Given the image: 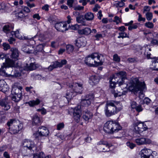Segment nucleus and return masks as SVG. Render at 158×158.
<instances>
[{
  "label": "nucleus",
  "instance_id": "338daca9",
  "mask_svg": "<svg viewBox=\"0 0 158 158\" xmlns=\"http://www.w3.org/2000/svg\"><path fill=\"white\" fill-rule=\"evenodd\" d=\"M15 39L12 37H10L8 40V41L9 42L10 44H12L13 42H15Z\"/></svg>",
  "mask_w": 158,
  "mask_h": 158
},
{
  "label": "nucleus",
  "instance_id": "72a5a7b5",
  "mask_svg": "<svg viewBox=\"0 0 158 158\" xmlns=\"http://www.w3.org/2000/svg\"><path fill=\"white\" fill-rule=\"evenodd\" d=\"M143 50L145 51L144 54L145 56H146L148 59L150 58L151 53L149 51H151L150 48H143Z\"/></svg>",
  "mask_w": 158,
  "mask_h": 158
},
{
  "label": "nucleus",
  "instance_id": "c756f323",
  "mask_svg": "<svg viewBox=\"0 0 158 158\" xmlns=\"http://www.w3.org/2000/svg\"><path fill=\"white\" fill-rule=\"evenodd\" d=\"M85 19L87 21H92L94 19V14L90 12H87L85 14L84 16Z\"/></svg>",
  "mask_w": 158,
  "mask_h": 158
},
{
  "label": "nucleus",
  "instance_id": "473e14b6",
  "mask_svg": "<svg viewBox=\"0 0 158 158\" xmlns=\"http://www.w3.org/2000/svg\"><path fill=\"white\" fill-rule=\"evenodd\" d=\"M40 102V101L39 99H36L35 100H33L30 101L28 102L29 105L31 106H33L35 105H38Z\"/></svg>",
  "mask_w": 158,
  "mask_h": 158
},
{
  "label": "nucleus",
  "instance_id": "3c124183",
  "mask_svg": "<svg viewBox=\"0 0 158 158\" xmlns=\"http://www.w3.org/2000/svg\"><path fill=\"white\" fill-rule=\"evenodd\" d=\"M58 46V43L57 41H53L51 42V46L54 48H56Z\"/></svg>",
  "mask_w": 158,
  "mask_h": 158
},
{
  "label": "nucleus",
  "instance_id": "bb28decb",
  "mask_svg": "<svg viewBox=\"0 0 158 158\" xmlns=\"http://www.w3.org/2000/svg\"><path fill=\"white\" fill-rule=\"evenodd\" d=\"M91 31V30L88 27H85L84 29L79 30L78 33L81 35H88L89 34Z\"/></svg>",
  "mask_w": 158,
  "mask_h": 158
},
{
  "label": "nucleus",
  "instance_id": "ddd939ff",
  "mask_svg": "<svg viewBox=\"0 0 158 158\" xmlns=\"http://www.w3.org/2000/svg\"><path fill=\"white\" fill-rule=\"evenodd\" d=\"M67 63V61L65 60H62L61 62H59L56 61L54 62L53 64L50 65L48 68V69L49 71L52 70L58 67H61L63 65Z\"/></svg>",
  "mask_w": 158,
  "mask_h": 158
},
{
  "label": "nucleus",
  "instance_id": "37998d69",
  "mask_svg": "<svg viewBox=\"0 0 158 158\" xmlns=\"http://www.w3.org/2000/svg\"><path fill=\"white\" fill-rule=\"evenodd\" d=\"M145 25L146 27L149 28H153L154 27V25L153 23L149 22L145 23Z\"/></svg>",
  "mask_w": 158,
  "mask_h": 158
},
{
  "label": "nucleus",
  "instance_id": "20e7f679",
  "mask_svg": "<svg viewBox=\"0 0 158 158\" xmlns=\"http://www.w3.org/2000/svg\"><path fill=\"white\" fill-rule=\"evenodd\" d=\"M9 127L10 132L11 134H15L22 129L23 125L18 120L13 118L10 119L6 123Z\"/></svg>",
  "mask_w": 158,
  "mask_h": 158
},
{
  "label": "nucleus",
  "instance_id": "7ed1b4c3",
  "mask_svg": "<svg viewBox=\"0 0 158 158\" xmlns=\"http://www.w3.org/2000/svg\"><path fill=\"white\" fill-rule=\"evenodd\" d=\"M120 105V102L115 101H107L105 110L106 115L109 117L115 114L122 109V106Z\"/></svg>",
  "mask_w": 158,
  "mask_h": 158
},
{
  "label": "nucleus",
  "instance_id": "09e8293b",
  "mask_svg": "<svg viewBox=\"0 0 158 158\" xmlns=\"http://www.w3.org/2000/svg\"><path fill=\"white\" fill-rule=\"evenodd\" d=\"M64 123H60L57 126V129L58 130H60L64 128Z\"/></svg>",
  "mask_w": 158,
  "mask_h": 158
},
{
  "label": "nucleus",
  "instance_id": "39448f33",
  "mask_svg": "<svg viewBox=\"0 0 158 158\" xmlns=\"http://www.w3.org/2000/svg\"><path fill=\"white\" fill-rule=\"evenodd\" d=\"M121 129L122 127L118 123L113 121H107L103 127L105 132L111 134L117 132Z\"/></svg>",
  "mask_w": 158,
  "mask_h": 158
},
{
  "label": "nucleus",
  "instance_id": "69168bd1",
  "mask_svg": "<svg viewBox=\"0 0 158 158\" xmlns=\"http://www.w3.org/2000/svg\"><path fill=\"white\" fill-rule=\"evenodd\" d=\"M137 27V26L136 25H133L132 26H130L128 28L129 30H131L133 29H136Z\"/></svg>",
  "mask_w": 158,
  "mask_h": 158
},
{
  "label": "nucleus",
  "instance_id": "774afa93",
  "mask_svg": "<svg viewBox=\"0 0 158 158\" xmlns=\"http://www.w3.org/2000/svg\"><path fill=\"white\" fill-rule=\"evenodd\" d=\"M151 43L153 45H156L158 44V42L157 40L152 39L151 41Z\"/></svg>",
  "mask_w": 158,
  "mask_h": 158
},
{
  "label": "nucleus",
  "instance_id": "2f4dec72",
  "mask_svg": "<svg viewBox=\"0 0 158 158\" xmlns=\"http://www.w3.org/2000/svg\"><path fill=\"white\" fill-rule=\"evenodd\" d=\"M112 93L114 94V97L116 98L117 97H120L122 95L125 94L127 92L126 91H123L122 93L120 92H116L115 90L112 91Z\"/></svg>",
  "mask_w": 158,
  "mask_h": 158
},
{
  "label": "nucleus",
  "instance_id": "bf43d9fd",
  "mask_svg": "<svg viewBox=\"0 0 158 158\" xmlns=\"http://www.w3.org/2000/svg\"><path fill=\"white\" fill-rule=\"evenodd\" d=\"M150 7L148 6H144L143 7V13H144L145 12H149L150 10Z\"/></svg>",
  "mask_w": 158,
  "mask_h": 158
},
{
  "label": "nucleus",
  "instance_id": "c9c22d12",
  "mask_svg": "<svg viewBox=\"0 0 158 158\" xmlns=\"http://www.w3.org/2000/svg\"><path fill=\"white\" fill-rule=\"evenodd\" d=\"M153 67L151 68L153 70L158 71V61L156 60L153 63Z\"/></svg>",
  "mask_w": 158,
  "mask_h": 158
},
{
  "label": "nucleus",
  "instance_id": "cd10ccee",
  "mask_svg": "<svg viewBox=\"0 0 158 158\" xmlns=\"http://www.w3.org/2000/svg\"><path fill=\"white\" fill-rule=\"evenodd\" d=\"M85 19L83 15H80L77 17L76 21L77 23H81L82 26H86L87 25V24Z\"/></svg>",
  "mask_w": 158,
  "mask_h": 158
},
{
  "label": "nucleus",
  "instance_id": "393cba45",
  "mask_svg": "<svg viewBox=\"0 0 158 158\" xmlns=\"http://www.w3.org/2000/svg\"><path fill=\"white\" fill-rule=\"evenodd\" d=\"M42 122V119L37 115H35L33 117L32 122L33 125H39Z\"/></svg>",
  "mask_w": 158,
  "mask_h": 158
},
{
  "label": "nucleus",
  "instance_id": "412c9836",
  "mask_svg": "<svg viewBox=\"0 0 158 158\" xmlns=\"http://www.w3.org/2000/svg\"><path fill=\"white\" fill-rule=\"evenodd\" d=\"M22 50L24 52L28 54L34 52L33 47L31 45H24L22 47Z\"/></svg>",
  "mask_w": 158,
  "mask_h": 158
},
{
  "label": "nucleus",
  "instance_id": "8fccbe9b",
  "mask_svg": "<svg viewBox=\"0 0 158 158\" xmlns=\"http://www.w3.org/2000/svg\"><path fill=\"white\" fill-rule=\"evenodd\" d=\"M14 73V74H12L11 75L13 77H20L21 76V73L17 71H13Z\"/></svg>",
  "mask_w": 158,
  "mask_h": 158
},
{
  "label": "nucleus",
  "instance_id": "4be33fe9",
  "mask_svg": "<svg viewBox=\"0 0 158 158\" xmlns=\"http://www.w3.org/2000/svg\"><path fill=\"white\" fill-rule=\"evenodd\" d=\"M83 118L86 121H88L89 119L92 118L93 116V113L86 109L83 110Z\"/></svg>",
  "mask_w": 158,
  "mask_h": 158
},
{
  "label": "nucleus",
  "instance_id": "0eeeda50",
  "mask_svg": "<svg viewBox=\"0 0 158 158\" xmlns=\"http://www.w3.org/2000/svg\"><path fill=\"white\" fill-rule=\"evenodd\" d=\"M82 85L81 84L78 83H75L73 84V85H71L69 86V88L70 89L73 88L71 90V92H67L66 98L69 99L72 97L73 95V93H74V96L76 95L77 94H81L82 93L83 90Z\"/></svg>",
  "mask_w": 158,
  "mask_h": 158
},
{
  "label": "nucleus",
  "instance_id": "864d4df0",
  "mask_svg": "<svg viewBox=\"0 0 158 158\" xmlns=\"http://www.w3.org/2000/svg\"><path fill=\"white\" fill-rule=\"evenodd\" d=\"M94 37L96 38L95 40H99L100 39L102 38V34L98 33L96 35H94Z\"/></svg>",
  "mask_w": 158,
  "mask_h": 158
},
{
  "label": "nucleus",
  "instance_id": "6e6552de",
  "mask_svg": "<svg viewBox=\"0 0 158 158\" xmlns=\"http://www.w3.org/2000/svg\"><path fill=\"white\" fill-rule=\"evenodd\" d=\"M94 98V95L91 93L87 95L85 98L83 99L81 101V109L84 110L83 107H87L91 104V101Z\"/></svg>",
  "mask_w": 158,
  "mask_h": 158
},
{
  "label": "nucleus",
  "instance_id": "7c9ffc66",
  "mask_svg": "<svg viewBox=\"0 0 158 158\" xmlns=\"http://www.w3.org/2000/svg\"><path fill=\"white\" fill-rule=\"evenodd\" d=\"M11 51L12 52L11 57L14 59H17L19 56V52L16 48H11Z\"/></svg>",
  "mask_w": 158,
  "mask_h": 158
},
{
  "label": "nucleus",
  "instance_id": "f3484780",
  "mask_svg": "<svg viewBox=\"0 0 158 158\" xmlns=\"http://www.w3.org/2000/svg\"><path fill=\"white\" fill-rule=\"evenodd\" d=\"M39 135L38 138L41 136H46L48 135L49 132L48 129L45 127H40L38 130Z\"/></svg>",
  "mask_w": 158,
  "mask_h": 158
},
{
  "label": "nucleus",
  "instance_id": "603ef678",
  "mask_svg": "<svg viewBox=\"0 0 158 158\" xmlns=\"http://www.w3.org/2000/svg\"><path fill=\"white\" fill-rule=\"evenodd\" d=\"M73 8L74 10H83L84 9V7L82 6H81L79 5H78L76 6H74Z\"/></svg>",
  "mask_w": 158,
  "mask_h": 158
},
{
  "label": "nucleus",
  "instance_id": "a18cd8bd",
  "mask_svg": "<svg viewBox=\"0 0 158 158\" xmlns=\"http://www.w3.org/2000/svg\"><path fill=\"white\" fill-rule=\"evenodd\" d=\"M2 46L5 50H7L10 48V46L8 44L6 43H3L2 44Z\"/></svg>",
  "mask_w": 158,
  "mask_h": 158
},
{
  "label": "nucleus",
  "instance_id": "680f3d73",
  "mask_svg": "<svg viewBox=\"0 0 158 158\" xmlns=\"http://www.w3.org/2000/svg\"><path fill=\"white\" fill-rule=\"evenodd\" d=\"M70 28L72 30H77L79 28V25L77 24H76L71 26Z\"/></svg>",
  "mask_w": 158,
  "mask_h": 158
},
{
  "label": "nucleus",
  "instance_id": "a878e982",
  "mask_svg": "<svg viewBox=\"0 0 158 158\" xmlns=\"http://www.w3.org/2000/svg\"><path fill=\"white\" fill-rule=\"evenodd\" d=\"M75 44L78 48L84 47L85 45V43L83 41V39L82 38H80L79 39L76 40Z\"/></svg>",
  "mask_w": 158,
  "mask_h": 158
},
{
  "label": "nucleus",
  "instance_id": "6e6d98bb",
  "mask_svg": "<svg viewBox=\"0 0 158 158\" xmlns=\"http://www.w3.org/2000/svg\"><path fill=\"white\" fill-rule=\"evenodd\" d=\"M131 106L132 109H134L136 107V103L135 102L131 101L130 102Z\"/></svg>",
  "mask_w": 158,
  "mask_h": 158
},
{
  "label": "nucleus",
  "instance_id": "c03bdc74",
  "mask_svg": "<svg viewBox=\"0 0 158 158\" xmlns=\"http://www.w3.org/2000/svg\"><path fill=\"white\" fill-rule=\"evenodd\" d=\"M113 60L117 62H119L120 59L117 54H115L113 55Z\"/></svg>",
  "mask_w": 158,
  "mask_h": 158
},
{
  "label": "nucleus",
  "instance_id": "6ab92c4d",
  "mask_svg": "<svg viewBox=\"0 0 158 158\" xmlns=\"http://www.w3.org/2000/svg\"><path fill=\"white\" fill-rule=\"evenodd\" d=\"M39 65L35 64V63H31L29 64H26L24 67V69L26 71H32L38 68Z\"/></svg>",
  "mask_w": 158,
  "mask_h": 158
},
{
  "label": "nucleus",
  "instance_id": "aec40b11",
  "mask_svg": "<svg viewBox=\"0 0 158 158\" xmlns=\"http://www.w3.org/2000/svg\"><path fill=\"white\" fill-rule=\"evenodd\" d=\"M152 151L149 149L144 148L140 151L139 154L142 157L147 158V157L152 154Z\"/></svg>",
  "mask_w": 158,
  "mask_h": 158
},
{
  "label": "nucleus",
  "instance_id": "a211bd4d",
  "mask_svg": "<svg viewBox=\"0 0 158 158\" xmlns=\"http://www.w3.org/2000/svg\"><path fill=\"white\" fill-rule=\"evenodd\" d=\"M135 142L139 145L145 144H150L152 142V141L150 139L144 138L137 139H135Z\"/></svg>",
  "mask_w": 158,
  "mask_h": 158
},
{
  "label": "nucleus",
  "instance_id": "ea45409f",
  "mask_svg": "<svg viewBox=\"0 0 158 158\" xmlns=\"http://www.w3.org/2000/svg\"><path fill=\"white\" fill-rule=\"evenodd\" d=\"M146 19L150 21L152 19V13L150 12H147L146 14Z\"/></svg>",
  "mask_w": 158,
  "mask_h": 158
},
{
  "label": "nucleus",
  "instance_id": "2eb2a0df",
  "mask_svg": "<svg viewBox=\"0 0 158 158\" xmlns=\"http://www.w3.org/2000/svg\"><path fill=\"white\" fill-rule=\"evenodd\" d=\"M55 27L57 31L62 32H64L68 30L66 24L63 22L56 23L55 24Z\"/></svg>",
  "mask_w": 158,
  "mask_h": 158
},
{
  "label": "nucleus",
  "instance_id": "f704fd0d",
  "mask_svg": "<svg viewBox=\"0 0 158 158\" xmlns=\"http://www.w3.org/2000/svg\"><path fill=\"white\" fill-rule=\"evenodd\" d=\"M66 50L67 52L69 54L73 52L74 50L73 47L71 45H67L66 46Z\"/></svg>",
  "mask_w": 158,
  "mask_h": 158
},
{
  "label": "nucleus",
  "instance_id": "58836bf2",
  "mask_svg": "<svg viewBox=\"0 0 158 158\" xmlns=\"http://www.w3.org/2000/svg\"><path fill=\"white\" fill-rule=\"evenodd\" d=\"M9 88L8 85L6 84L4 86L2 87V88H0V90L2 91L3 92H5L9 90Z\"/></svg>",
  "mask_w": 158,
  "mask_h": 158
},
{
  "label": "nucleus",
  "instance_id": "f257e3e1",
  "mask_svg": "<svg viewBox=\"0 0 158 158\" xmlns=\"http://www.w3.org/2000/svg\"><path fill=\"white\" fill-rule=\"evenodd\" d=\"M104 60L103 55L94 53L85 58V63L89 66L94 67L102 65Z\"/></svg>",
  "mask_w": 158,
  "mask_h": 158
},
{
  "label": "nucleus",
  "instance_id": "e2e57ef3",
  "mask_svg": "<svg viewBox=\"0 0 158 158\" xmlns=\"http://www.w3.org/2000/svg\"><path fill=\"white\" fill-rule=\"evenodd\" d=\"M113 6L118 8H118L119 7V1H116L114 2L113 4Z\"/></svg>",
  "mask_w": 158,
  "mask_h": 158
},
{
  "label": "nucleus",
  "instance_id": "e433bc0d",
  "mask_svg": "<svg viewBox=\"0 0 158 158\" xmlns=\"http://www.w3.org/2000/svg\"><path fill=\"white\" fill-rule=\"evenodd\" d=\"M13 96L12 97V100L16 102H18L21 99V97H19V99H17L18 96V95L15 94H12Z\"/></svg>",
  "mask_w": 158,
  "mask_h": 158
},
{
  "label": "nucleus",
  "instance_id": "0e129e2a",
  "mask_svg": "<svg viewBox=\"0 0 158 158\" xmlns=\"http://www.w3.org/2000/svg\"><path fill=\"white\" fill-rule=\"evenodd\" d=\"M139 15V18L138 20L139 21H143L144 22L145 20V19L144 18L142 17L141 15L139 13L138 14Z\"/></svg>",
  "mask_w": 158,
  "mask_h": 158
},
{
  "label": "nucleus",
  "instance_id": "4c0bfd02",
  "mask_svg": "<svg viewBox=\"0 0 158 158\" xmlns=\"http://www.w3.org/2000/svg\"><path fill=\"white\" fill-rule=\"evenodd\" d=\"M16 15L20 19L23 18L25 17V15L23 13V11L22 10L17 13Z\"/></svg>",
  "mask_w": 158,
  "mask_h": 158
},
{
  "label": "nucleus",
  "instance_id": "de8ad7c7",
  "mask_svg": "<svg viewBox=\"0 0 158 158\" xmlns=\"http://www.w3.org/2000/svg\"><path fill=\"white\" fill-rule=\"evenodd\" d=\"M127 146L131 149H132L135 146V144L130 142H127Z\"/></svg>",
  "mask_w": 158,
  "mask_h": 158
},
{
  "label": "nucleus",
  "instance_id": "a19ab883",
  "mask_svg": "<svg viewBox=\"0 0 158 158\" xmlns=\"http://www.w3.org/2000/svg\"><path fill=\"white\" fill-rule=\"evenodd\" d=\"M119 35L118 36V38H124L128 37L127 35V33L124 32H121L119 33Z\"/></svg>",
  "mask_w": 158,
  "mask_h": 158
},
{
  "label": "nucleus",
  "instance_id": "b1692460",
  "mask_svg": "<svg viewBox=\"0 0 158 158\" xmlns=\"http://www.w3.org/2000/svg\"><path fill=\"white\" fill-rule=\"evenodd\" d=\"M99 81V79L97 76L92 75L89 77V82L92 86L98 84Z\"/></svg>",
  "mask_w": 158,
  "mask_h": 158
},
{
  "label": "nucleus",
  "instance_id": "4468645a",
  "mask_svg": "<svg viewBox=\"0 0 158 158\" xmlns=\"http://www.w3.org/2000/svg\"><path fill=\"white\" fill-rule=\"evenodd\" d=\"M98 144L102 145L100 148H102V150L101 149V150L102 152H103L109 151H110L109 148L111 146V144H109L107 142L102 140L98 142Z\"/></svg>",
  "mask_w": 158,
  "mask_h": 158
},
{
  "label": "nucleus",
  "instance_id": "4d7b16f0",
  "mask_svg": "<svg viewBox=\"0 0 158 158\" xmlns=\"http://www.w3.org/2000/svg\"><path fill=\"white\" fill-rule=\"evenodd\" d=\"M73 2V0H68L67 1V5L70 7H72Z\"/></svg>",
  "mask_w": 158,
  "mask_h": 158
},
{
  "label": "nucleus",
  "instance_id": "13d9d810",
  "mask_svg": "<svg viewBox=\"0 0 158 158\" xmlns=\"http://www.w3.org/2000/svg\"><path fill=\"white\" fill-rule=\"evenodd\" d=\"M144 103H146L147 105L149 104L151 101V100L148 98H145L143 100Z\"/></svg>",
  "mask_w": 158,
  "mask_h": 158
},
{
  "label": "nucleus",
  "instance_id": "9b49d317",
  "mask_svg": "<svg viewBox=\"0 0 158 158\" xmlns=\"http://www.w3.org/2000/svg\"><path fill=\"white\" fill-rule=\"evenodd\" d=\"M134 126V131L136 133L140 134L148 129L147 126L142 123H135Z\"/></svg>",
  "mask_w": 158,
  "mask_h": 158
},
{
  "label": "nucleus",
  "instance_id": "f03ea898",
  "mask_svg": "<svg viewBox=\"0 0 158 158\" xmlns=\"http://www.w3.org/2000/svg\"><path fill=\"white\" fill-rule=\"evenodd\" d=\"M131 85L129 87V89L135 94L140 91L139 98L141 99L144 97L143 91L146 89V85L144 82H139L137 78H133L131 81Z\"/></svg>",
  "mask_w": 158,
  "mask_h": 158
},
{
  "label": "nucleus",
  "instance_id": "c85d7f7f",
  "mask_svg": "<svg viewBox=\"0 0 158 158\" xmlns=\"http://www.w3.org/2000/svg\"><path fill=\"white\" fill-rule=\"evenodd\" d=\"M14 28V26L12 24H8L4 25L2 28V31L5 33H7L10 31L11 29Z\"/></svg>",
  "mask_w": 158,
  "mask_h": 158
},
{
  "label": "nucleus",
  "instance_id": "79ce46f5",
  "mask_svg": "<svg viewBox=\"0 0 158 158\" xmlns=\"http://www.w3.org/2000/svg\"><path fill=\"white\" fill-rule=\"evenodd\" d=\"M127 61L129 62H137L139 60L137 57L129 58L128 59Z\"/></svg>",
  "mask_w": 158,
  "mask_h": 158
},
{
  "label": "nucleus",
  "instance_id": "f8f14e48",
  "mask_svg": "<svg viewBox=\"0 0 158 158\" xmlns=\"http://www.w3.org/2000/svg\"><path fill=\"white\" fill-rule=\"evenodd\" d=\"M81 106H78L75 107L73 110V118L75 121L77 123H78L81 119Z\"/></svg>",
  "mask_w": 158,
  "mask_h": 158
},
{
  "label": "nucleus",
  "instance_id": "9d476101",
  "mask_svg": "<svg viewBox=\"0 0 158 158\" xmlns=\"http://www.w3.org/2000/svg\"><path fill=\"white\" fill-rule=\"evenodd\" d=\"M15 66V61L10 58L6 59L5 62L3 63L0 68V71H2L4 74L6 73L5 72V70L7 68L13 67Z\"/></svg>",
  "mask_w": 158,
  "mask_h": 158
},
{
  "label": "nucleus",
  "instance_id": "5701e85b",
  "mask_svg": "<svg viewBox=\"0 0 158 158\" xmlns=\"http://www.w3.org/2000/svg\"><path fill=\"white\" fill-rule=\"evenodd\" d=\"M22 87L21 86L13 88L12 89V94L18 95V97L17 98L19 99V97L22 96Z\"/></svg>",
  "mask_w": 158,
  "mask_h": 158
},
{
  "label": "nucleus",
  "instance_id": "423d86ee",
  "mask_svg": "<svg viewBox=\"0 0 158 158\" xmlns=\"http://www.w3.org/2000/svg\"><path fill=\"white\" fill-rule=\"evenodd\" d=\"M116 75L118 77V78L121 80H117V81H113L115 79L114 76H112L110 77V87L111 88H113L115 87V85L116 82H118L119 86L121 85H124L125 87H127V85L124 83V80L126 78V73L124 71H120L116 73Z\"/></svg>",
  "mask_w": 158,
  "mask_h": 158
},
{
  "label": "nucleus",
  "instance_id": "dca6fc26",
  "mask_svg": "<svg viewBox=\"0 0 158 158\" xmlns=\"http://www.w3.org/2000/svg\"><path fill=\"white\" fill-rule=\"evenodd\" d=\"M0 106L4 107L5 110H7L10 108L7 97H6L3 99H0Z\"/></svg>",
  "mask_w": 158,
  "mask_h": 158
},
{
  "label": "nucleus",
  "instance_id": "052dcab7",
  "mask_svg": "<svg viewBox=\"0 0 158 158\" xmlns=\"http://www.w3.org/2000/svg\"><path fill=\"white\" fill-rule=\"evenodd\" d=\"M35 154L38 155L39 157L40 158H44L45 156V154L42 152H40L39 153H36Z\"/></svg>",
  "mask_w": 158,
  "mask_h": 158
},
{
  "label": "nucleus",
  "instance_id": "49530a36",
  "mask_svg": "<svg viewBox=\"0 0 158 158\" xmlns=\"http://www.w3.org/2000/svg\"><path fill=\"white\" fill-rule=\"evenodd\" d=\"M10 34L12 35V36L14 35L16 37L19 38V30H17L15 31H11Z\"/></svg>",
  "mask_w": 158,
  "mask_h": 158
},
{
  "label": "nucleus",
  "instance_id": "5fc2aeb1",
  "mask_svg": "<svg viewBox=\"0 0 158 158\" xmlns=\"http://www.w3.org/2000/svg\"><path fill=\"white\" fill-rule=\"evenodd\" d=\"M136 111L138 112L142 111L143 110L141 105H139L136 106V107L135 108Z\"/></svg>",
  "mask_w": 158,
  "mask_h": 158
},
{
  "label": "nucleus",
  "instance_id": "1a4fd4ad",
  "mask_svg": "<svg viewBox=\"0 0 158 158\" xmlns=\"http://www.w3.org/2000/svg\"><path fill=\"white\" fill-rule=\"evenodd\" d=\"M23 149L24 150L28 149L30 150H32L34 151L36 149V147L34 142L28 139H25L22 143V150Z\"/></svg>",
  "mask_w": 158,
  "mask_h": 158
}]
</instances>
